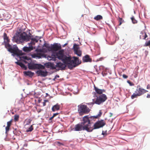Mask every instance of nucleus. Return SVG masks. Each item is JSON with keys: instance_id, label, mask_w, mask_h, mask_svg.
Returning <instances> with one entry per match:
<instances>
[{"instance_id": "nucleus-1", "label": "nucleus", "mask_w": 150, "mask_h": 150, "mask_svg": "<svg viewBox=\"0 0 150 150\" xmlns=\"http://www.w3.org/2000/svg\"><path fill=\"white\" fill-rule=\"evenodd\" d=\"M64 52V50H61L58 52L55 53L56 58L61 60L64 63L67 65L69 69H72L81 63V61L79 60L78 57H73V60H71V57L65 55Z\"/></svg>"}, {"instance_id": "nucleus-2", "label": "nucleus", "mask_w": 150, "mask_h": 150, "mask_svg": "<svg viewBox=\"0 0 150 150\" xmlns=\"http://www.w3.org/2000/svg\"><path fill=\"white\" fill-rule=\"evenodd\" d=\"M102 114L101 112L96 116H91L88 117V116L84 117L82 119L83 122L78 123L75 126L73 130L75 131H81L86 130L88 132L92 131L91 129V121L92 120H94L100 117Z\"/></svg>"}, {"instance_id": "nucleus-3", "label": "nucleus", "mask_w": 150, "mask_h": 150, "mask_svg": "<svg viewBox=\"0 0 150 150\" xmlns=\"http://www.w3.org/2000/svg\"><path fill=\"white\" fill-rule=\"evenodd\" d=\"M94 90L96 91V93L98 95L96 96V98L94 100L93 99V103L100 105L103 103L107 99V97L106 95L103 94V93L106 92V90L104 89H100L98 87L96 86L95 85L94 86Z\"/></svg>"}, {"instance_id": "nucleus-4", "label": "nucleus", "mask_w": 150, "mask_h": 150, "mask_svg": "<svg viewBox=\"0 0 150 150\" xmlns=\"http://www.w3.org/2000/svg\"><path fill=\"white\" fill-rule=\"evenodd\" d=\"M29 35H27L25 32H23L20 35L16 34L13 36L12 40L18 44H20L25 41L27 42L29 41L31 38V34L30 33Z\"/></svg>"}, {"instance_id": "nucleus-5", "label": "nucleus", "mask_w": 150, "mask_h": 150, "mask_svg": "<svg viewBox=\"0 0 150 150\" xmlns=\"http://www.w3.org/2000/svg\"><path fill=\"white\" fill-rule=\"evenodd\" d=\"M6 48L8 49L9 52L14 54L18 56L22 55V51L19 50L18 48L16 46L12 47L10 45H7V47H6Z\"/></svg>"}, {"instance_id": "nucleus-6", "label": "nucleus", "mask_w": 150, "mask_h": 150, "mask_svg": "<svg viewBox=\"0 0 150 150\" xmlns=\"http://www.w3.org/2000/svg\"><path fill=\"white\" fill-rule=\"evenodd\" d=\"M78 111L80 115L88 113L90 110L86 105L81 104L78 106Z\"/></svg>"}, {"instance_id": "nucleus-7", "label": "nucleus", "mask_w": 150, "mask_h": 150, "mask_svg": "<svg viewBox=\"0 0 150 150\" xmlns=\"http://www.w3.org/2000/svg\"><path fill=\"white\" fill-rule=\"evenodd\" d=\"M28 68L30 69H44L45 68V67L41 64L34 63L30 62L28 63Z\"/></svg>"}, {"instance_id": "nucleus-8", "label": "nucleus", "mask_w": 150, "mask_h": 150, "mask_svg": "<svg viewBox=\"0 0 150 150\" xmlns=\"http://www.w3.org/2000/svg\"><path fill=\"white\" fill-rule=\"evenodd\" d=\"M105 122L103 120L98 121L94 124L93 128L91 127V129H92V131L93 129L103 127L105 125Z\"/></svg>"}, {"instance_id": "nucleus-9", "label": "nucleus", "mask_w": 150, "mask_h": 150, "mask_svg": "<svg viewBox=\"0 0 150 150\" xmlns=\"http://www.w3.org/2000/svg\"><path fill=\"white\" fill-rule=\"evenodd\" d=\"M139 86V88L137 87V88L135 91V93H137L139 96H141L148 92L147 90L141 87L140 86Z\"/></svg>"}, {"instance_id": "nucleus-10", "label": "nucleus", "mask_w": 150, "mask_h": 150, "mask_svg": "<svg viewBox=\"0 0 150 150\" xmlns=\"http://www.w3.org/2000/svg\"><path fill=\"white\" fill-rule=\"evenodd\" d=\"M79 45L76 44H74L73 45V49L74 50V53L77 54L80 57L81 56L82 52L79 50Z\"/></svg>"}, {"instance_id": "nucleus-11", "label": "nucleus", "mask_w": 150, "mask_h": 150, "mask_svg": "<svg viewBox=\"0 0 150 150\" xmlns=\"http://www.w3.org/2000/svg\"><path fill=\"white\" fill-rule=\"evenodd\" d=\"M52 51H57L61 50L62 47L60 44L58 45L57 43H54L51 45Z\"/></svg>"}, {"instance_id": "nucleus-12", "label": "nucleus", "mask_w": 150, "mask_h": 150, "mask_svg": "<svg viewBox=\"0 0 150 150\" xmlns=\"http://www.w3.org/2000/svg\"><path fill=\"white\" fill-rule=\"evenodd\" d=\"M67 66H68V65L61 62L57 63L56 65V67H59L62 70L64 69Z\"/></svg>"}, {"instance_id": "nucleus-13", "label": "nucleus", "mask_w": 150, "mask_h": 150, "mask_svg": "<svg viewBox=\"0 0 150 150\" xmlns=\"http://www.w3.org/2000/svg\"><path fill=\"white\" fill-rule=\"evenodd\" d=\"M36 73L38 76L42 77H45L47 75V72L46 71H44L41 70H38L36 72Z\"/></svg>"}, {"instance_id": "nucleus-14", "label": "nucleus", "mask_w": 150, "mask_h": 150, "mask_svg": "<svg viewBox=\"0 0 150 150\" xmlns=\"http://www.w3.org/2000/svg\"><path fill=\"white\" fill-rule=\"evenodd\" d=\"M4 42L5 43V47H7V45H10L9 44V40L8 37L7 36V35L6 33H4Z\"/></svg>"}, {"instance_id": "nucleus-15", "label": "nucleus", "mask_w": 150, "mask_h": 150, "mask_svg": "<svg viewBox=\"0 0 150 150\" xmlns=\"http://www.w3.org/2000/svg\"><path fill=\"white\" fill-rule=\"evenodd\" d=\"M38 37L36 36L35 38H32L31 39V41L30 43H28L29 46L32 45H35V42H37L39 39V38H37Z\"/></svg>"}, {"instance_id": "nucleus-16", "label": "nucleus", "mask_w": 150, "mask_h": 150, "mask_svg": "<svg viewBox=\"0 0 150 150\" xmlns=\"http://www.w3.org/2000/svg\"><path fill=\"white\" fill-rule=\"evenodd\" d=\"M83 62H91V59L90 58L89 55H86L83 57Z\"/></svg>"}, {"instance_id": "nucleus-17", "label": "nucleus", "mask_w": 150, "mask_h": 150, "mask_svg": "<svg viewBox=\"0 0 150 150\" xmlns=\"http://www.w3.org/2000/svg\"><path fill=\"white\" fill-rule=\"evenodd\" d=\"M33 49V47L32 45L29 46V47H24L23 48V51L26 52H30Z\"/></svg>"}, {"instance_id": "nucleus-18", "label": "nucleus", "mask_w": 150, "mask_h": 150, "mask_svg": "<svg viewBox=\"0 0 150 150\" xmlns=\"http://www.w3.org/2000/svg\"><path fill=\"white\" fill-rule=\"evenodd\" d=\"M13 122V120L11 119L10 121L8 122L7 123V126L5 128L6 132L9 131L10 127L11 126Z\"/></svg>"}, {"instance_id": "nucleus-19", "label": "nucleus", "mask_w": 150, "mask_h": 150, "mask_svg": "<svg viewBox=\"0 0 150 150\" xmlns=\"http://www.w3.org/2000/svg\"><path fill=\"white\" fill-rule=\"evenodd\" d=\"M47 59L49 60L56 61V58L55 53L52 54L50 55H49L47 57Z\"/></svg>"}, {"instance_id": "nucleus-20", "label": "nucleus", "mask_w": 150, "mask_h": 150, "mask_svg": "<svg viewBox=\"0 0 150 150\" xmlns=\"http://www.w3.org/2000/svg\"><path fill=\"white\" fill-rule=\"evenodd\" d=\"M60 107V105H59L58 103H57L52 107V110L53 112L58 110H59Z\"/></svg>"}, {"instance_id": "nucleus-21", "label": "nucleus", "mask_w": 150, "mask_h": 150, "mask_svg": "<svg viewBox=\"0 0 150 150\" xmlns=\"http://www.w3.org/2000/svg\"><path fill=\"white\" fill-rule=\"evenodd\" d=\"M47 67L52 69H55L56 68V65L55 66L53 63H47L46 65Z\"/></svg>"}, {"instance_id": "nucleus-22", "label": "nucleus", "mask_w": 150, "mask_h": 150, "mask_svg": "<svg viewBox=\"0 0 150 150\" xmlns=\"http://www.w3.org/2000/svg\"><path fill=\"white\" fill-rule=\"evenodd\" d=\"M16 63L17 65L20 66L22 68L24 69L25 70L27 69V67L22 62L18 61Z\"/></svg>"}, {"instance_id": "nucleus-23", "label": "nucleus", "mask_w": 150, "mask_h": 150, "mask_svg": "<svg viewBox=\"0 0 150 150\" xmlns=\"http://www.w3.org/2000/svg\"><path fill=\"white\" fill-rule=\"evenodd\" d=\"M23 73L25 75L29 76L30 77H32L34 74L33 73L30 71H24L23 72Z\"/></svg>"}, {"instance_id": "nucleus-24", "label": "nucleus", "mask_w": 150, "mask_h": 150, "mask_svg": "<svg viewBox=\"0 0 150 150\" xmlns=\"http://www.w3.org/2000/svg\"><path fill=\"white\" fill-rule=\"evenodd\" d=\"M34 55L35 57H37L39 58H41L43 56V54L41 53H38L34 54Z\"/></svg>"}, {"instance_id": "nucleus-25", "label": "nucleus", "mask_w": 150, "mask_h": 150, "mask_svg": "<svg viewBox=\"0 0 150 150\" xmlns=\"http://www.w3.org/2000/svg\"><path fill=\"white\" fill-rule=\"evenodd\" d=\"M94 19L96 21H98L103 19L102 16L100 15H98L94 18Z\"/></svg>"}, {"instance_id": "nucleus-26", "label": "nucleus", "mask_w": 150, "mask_h": 150, "mask_svg": "<svg viewBox=\"0 0 150 150\" xmlns=\"http://www.w3.org/2000/svg\"><path fill=\"white\" fill-rule=\"evenodd\" d=\"M138 96H139L137 93L135 92L131 96V98L134 99V98H137Z\"/></svg>"}, {"instance_id": "nucleus-27", "label": "nucleus", "mask_w": 150, "mask_h": 150, "mask_svg": "<svg viewBox=\"0 0 150 150\" xmlns=\"http://www.w3.org/2000/svg\"><path fill=\"white\" fill-rule=\"evenodd\" d=\"M44 46L48 49V50L49 51H52V49L51 48V46H49L48 44H45Z\"/></svg>"}, {"instance_id": "nucleus-28", "label": "nucleus", "mask_w": 150, "mask_h": 150, "mask_svg": "<svg viewBox=\"0 0 150 150\" xmlns=\"http://www.w3.org/2000/svg\"><path fill=\"white\" fill-rule=\"evenodd\" d=\"M118 20L119 23L118 25H120L122 24L124 20H122V18H120V17H118Z\"/></svg>"}, {"instance_id": "nucleus-29", "label": "nucleus", "mask_w": 150, "mask_h": 150, "mask_svg": "<svg viewBox=\"0 0 150 150\" xmlns=\"http://www.w3.org/2000/svg\"><path fill=\"white\" fill-rule=\"evenodd\" d=\"M19 116L18 115H15L14 116V120L15 122L18 121L19 120Z\"/></svg>"}, {"instance_id": "nucleus-30", "label": "nucleus", "mask_w": 150, "mask_h": 150, "mask_svg": "<svg viewBox=\"0 0 150 150\" xmlns=\"http://www.w3.org/2000/svg\"><path fill=\"white\" fill-rule=\"evenodd\" d=\"M145 32L144 31H142L140 33L139 36L140 39H143V38L144 36V33H145Z\"/></svg>"}, {"instance_id": "nucleus-31", "label": "nucleus", "mask_w": 150, "mask_h": 150, "mask_svg": "<svg viewBox=\"0 0 150 150\" xmlns=\"http://www.w3.org/2000/svg\"><path fill=\"white\" fill-rule=\"evenodd\" d=\"M22 58L23 59H24V60H26L28 61L29 62L31 61V59L30 58H28L26 56H24L22 57Z\"/></svg>"}, {"instance_id": "nucleus-32", "label": "nucleus", "mask_w": 150, "mask_h": 150, "mask_svg": "<svg viewBox=\"0 0 150 150\" xmlns=\"http://www.w3.org/2000/svg\"><path fill=\"white\" fill-rule=\"evenodd\" d=\"M131 19L134 24H135L137 23V21L134 19L133 17L131 18Z\"/></svg>"}, {"instance_id": "nucleus-33", "label": "nucleus", "mask_w": 150, "mask_h": 150, "mask_svg": "<svg viewBox=\"0 0 150 150\" xmlns=\"http://www.w3.org/2000/svg\"><path fill=\"white\" fill-rule=\"evenodd\" d=\"M33 130V125H31L30 127L28 128V129L27 130V132H31Z\"/></svg>"}, {"instance_id": "nucleus-34", "label": "nucleus", "mask_w": 150, "mask_h": 150, "mask_svg": "<svg viewBox=\"0 0 150 150\" xmlns=\"http://www.w3.org/2000/svg\"><path fill=\"white\" fill-rule=\"evenodd\" d=\"M55 144L59 146H61V145L64 146V144L62 143H60L59 142H55Z\"/></svg>"}, {"instance_id": "nucleus-35", "label": "nucleus", "mask_w": 150, "mask_h": 150, "mask_svg": "<svg viewBox=\"0 0 150 150\" xmlns=\"http://www.w3.org/2000/svg\"><path fill=\"white\" fill-rule=\"evenodd\" d=\"M145 45L146 46H150V40L147 42H146L145 43Z\"/></svg>"}, {"instance_id": "nucleus-36", "label": "nucleus", "mask_w": 150, "mask_h": 150, "mask_svg": "<svg viewBox=\"0 0 150 150\" xmlns=\"http://www.w3.org/2000/svg\"><path fill=\"white\" fill-rule=\"evenodd\" d=\"M48 102V100H44V102L43 103V106L46 105V102Z\"/></svg>"}, {"instance_id": "nucleus-37", "label": "nucleus", "mask_w": 150, "mask_h": 150, "mask_svg": "<svg viewBox=\"0 0 150 150\" xmlns=\"http://www.w3.org/2000/svg\"><path fill=\"white\" fill-rule=\"evenodd\" d=\"M144 37L143 38V39L145 40L146 38L148 36L146 34V32H145V33H144Z\"/></svg>"}, {"instance_id": "nucleus-38", "label": "nucleus", "mask_w": 150, "mask_h": 150, "mask_svg": "<svg viewBox=\"0 0 150 150\" xmlns=\"http://www.w3.org/2000/svg\"><path fill=\"white\" fill-rule=\"evenodd\" d=\"M127 83L129 84L131 86H132L134 85V84L132 83L130 81H127Z\"/></svg>"}, {"instance_id": "nucleus-39", "label": "nucleus", "mask_w": 150, "mask_h": 150, "mask_svg": "<svg viewBox=\"0 0 150 150\" xmlns=\"http://www.w3.org/2000/svg\"><path fill=\"white\" fill-rule=\"evenodd\" d=\"M36 51L37 52H42V50L41 49H37L36 50Z\"/></svg>"}, {"instance_id": "nucleus-40", "label": "nucleus", "mask_w": 150, "mask_h": 150, "mask_svg": "<svg viewBox=\"0 0 150 150\" xmlns=\"http://www.w3.org/2000/svg\"><path fill=\"white\" fill-rule=\"evenodd\" d=\"M123 77L125 79H127V78L128 76L125 74H124L123 75Z\"/></svg>"}, {"instance_id": "nucleus-41", "label": "nucleus", "mask_w": 150, "mask_h": 150, "mask_svg": "<svg viewBox=\"0 0 150 150\" xmlns=\"http://www.w3.org/2000/svg\"><path fill=\"white\" fill-rule=\"evenodd\" d=\"M58 114V113H54V114L52 116L53 117H55V116H56Z\"/></svg>"}, {"instance_id": "nucleus-42", "label": "nucleus", "mask_w": 150, "mask_h": 150, "mask_svg": "<svg viewBox=\"0 0 150 150\" xmlns=\"http://www.w3.org/2000/svg\"><path fill=\"white\" fill-rule=\"evenodd\" d=\"M150 88V86L149 84H148L146 87V88L147 89H149Z\"/></svg>"}, {"instance_id": "nucleus-43", "label": "nucleus", "mask_w": 150, "mask_h": 150, "mask_svg": "<svg viewBox=\"0 0 150 150\" xmlns=\"http://www.w3.org/2000/svg\"><path fill=\"white\" fill-rule=\"evenodd\" d=\"M146 98H150V94H148L146 96Z\"/></svg>"}, {"instance_id": "nucleus-44", "label": "nucleus", "mask_w": 150, "mask_h": 150, "mask_svg": "<svg viewBox=\"0 0 150 150\" xmlns=\"http://www.w3.org/2000/svg\"><path fill=\"white\" fill-rule=\"evenodd\" d=\"M102 134L104 135H107V134L106 133V132H103V131L102 133Z\"/></svg>"}, {"instance_id": "nucleus-45", "label": "nucleus", "mask_w": 150, "mask_h": 150, "mask_svg": "<svg viewBox=\"0 0 150 150\" xmlns=\"http://www.w3.org/2000/svg\"><path fill=\"white\" fill-rule=\"evenodd\" d=\"M23 62L25 64H27V63L28 64V63H29L28 62L25 60H23Z\"/></svg>"}, {"instance_id": "nucleus-46", "label": "nucleus", "mask_w": 150, "mask_h": 150, "mask_svg": "<svg viewBox=\"0 0 150 150\" xmlns=\"http://www.w3.org/2000/svg\"><path fill=\"white\" fill-rule=\"evenodd\" d=\"M109 114H110V116H110V117H111L112 116V115H113V114L112 113H111V112H110L109 113Z\"/></svg>"}, {"instance_id": "nucleus-47", "label": "nucleus", "mask_w": 150, "mask_h": 150, "mask_svg": "<svg viewBox=\"0 0 150 150\" xmlns=\"http://www.w3.org/2000/svg\"><path fill=\"white\" fill-rule=\"evenodd\" d=\"M54 117H53L52 116L50 118V120H52L53 118H54Z\"/></svg>"}, {"instance_id": "nucleus-48", "label": "nucleus", "mask_w": 150, "mask_h": 150, "mask_svg": "<svg viewBox=\"0 0 150 150\" xmlns=\"http://www.w3.org/2000/svg\"><path fill=\"white\" fill-rule=\"evenodd\" d=\"M67 45V43H66L65 44H64L63 46V47H64L65 46H66Z\"/></svg>"}, {"instance_id": "nucleus-49", "label": "nucleus", "mask_w": 150, "mask_h": 150, "mask_svg": "<svg viewBox=\"0 0 150 150\" xmlns=\"http://www.w3.org/2000/svg\"><path fill=\"white\" fill-rule=\"evenodd\" d=\"M56 77H59V75H56V76H55V77L56 78Z\"/></svg>"}]
</instances>
